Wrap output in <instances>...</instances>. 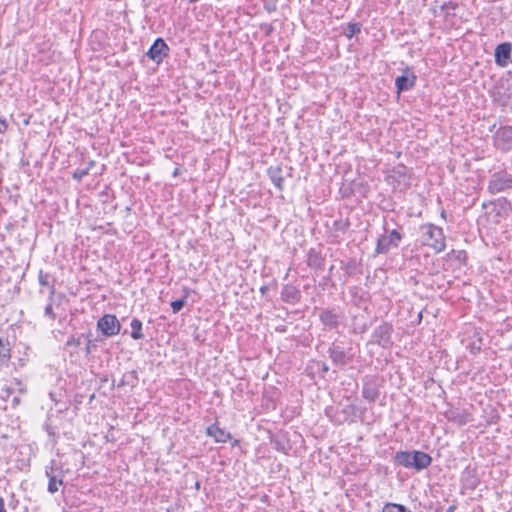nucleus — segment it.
I'll return each instance as SVG.
<instances>
[{
  "instance_id": "nucleus-7",
  "label": "nucleus",
  "mask_w": 512,
  "mask_h": 512,
  "mask_svg": "<svg viewBox=\"0 0 512 512\" xmlns=\"http://www.w3.org/2000/svg\"><path fill=\"white\" fill-rule=\"evenodd\" d=\"M97 329L105 337H113L120 333L121 323L114 314H104L97 321Z\"/></svg>"
},
{
  "instance_id": "nucleus-37",
  "label": "nucleus",
  "mask_w": 512,
  "mask_h": 512,
  "mask_svg": "<svg viewBox=\"0 0 512 512\" xmlns=\"http://www.w3.org/2000/svg\"><path fill=\"white\" fill-rule=\"evenodd\" d=\"M44 314L52 321H54L56 319V314L53 312V308H52V300H49V303L47 304V306L44 309Z\"/></svg>"
},
{
  "instance_id": "nucleus-33",
  "label": "nucleus",
  "mask_w": 512,
  "mask_h": 512,
  "mask_svg": "<svg viewBox=\"0 0 512 512\" xmlns=\"http://www.w3.org/2000/svg\"><path fill=\"white\" fill-rule=\"evenodd\" d=\"M170 305H171L173 313H178L186 305V297L174 300V301L171 302Z\"/></svg>"
},
{
  "instance_id": "nucleus-5",
  "label": "nucleus",
  "mask_w": 512,
  "mask_h": 512,
  "mask_svg": "<svg viewBox=\"0 0 512 512\" xmlns=\"http://www.w3.org/2000/svg\"><path fill=\"white\" fill-rule=\"evenodd\" d=\"M45 476L48 478L47 491L50 494L58 492L59 487L64 484V471L56 466V461L54 459L45 466Z\"/></svg>"
},
{
  "instance_id": "nucleus-45",
  "label": "nucleus",
  "mask_w": 512,
  "mask_h": 512,
  "mask_svg": "<svg viewBox=\"0 0 512 512\" xmlns=\"http://www.w3.org/2000/svg\"><path fill=\"white\" fill-rule=\"evenodd\" d=\"M95 161L90 160L85 167H89V171L95 166Z\"/></svg>"
},
{
  "instance_id": "nucleus-35",
  "label": "nucleus",
  "mask_w": 512,
  "mask_h": 512,
  "mask_svg": "<svg viewBox=\"0 0 512 512\" xmlns=\"http://www.w3.org/2000/svg\"><path fill=\"white\" fill-rule=\"evenodd\" d=\"M499 203L502 213L508 215V212L511 210V204L506 198H500L497 200Z\"/></svg>"
},
{
  "instance_id": "nucleus-9",
  "label": "nucleus",
  "mask_w": 512,
  "mask_h": 512,
  "mask_svg": "<svg viewBox=\"0 0 512 512\" xmlns=\"http://www.w3.org/2000/svg\"><path fill=\"white\" fill-rule=\"evenodd\" d=\"M512 91V85L508 79H500L489 91L495 103L505 106L510 99V92Z\"/></svg>"
},
{
  "instance_id": "nucleus-41",
  "label": "nucleus",
  "mask_w": 512,
  "mask_h": 512,
  "mask_svg": "<svg viewBox=\"0 0 512 512\" xmlns=\"http://www.w3.org/2000/svg\"><path fill=\"white\" fill-rule=\"evenodd\" d=\"M320 366H321V372H322L323 374L328 373V371H329V366L327 365V363H325V362H321V363H320Z\"/></svg>"
},
{
  "instance_id": "nucleus-32",
  "label": "nucleus",
  "mask_w": 512,
  "mask_h": 512,
  "mask_svg": "<svg viewBox=\"0 0 512 512\" xmlns=\"http://www.w3.org/2000/svg\"><path fill=\"white\" fill-rule=\"evenodd\" d=\"M89 174V167H84V168H77L74 172H73V179L80 182L85 176H87Z\"/></svg>"
},
{
  "instance_id": "nucleus-51",
  "label": "nucleus",
  "mask_w": 512,
  "mask_h": 512,
  "mask_svg": "<svg viewBox=\"0 0 512 512\" xmlns=\"http://www.w3.org/2000/svg\"><path fill=\"white\" fill-rule=\"evenodd\" d=\"M441 217L446 218V212L444 210L441 212Z\"/></svg>"
},
{
  "instance_id": "nucleus-16",
  "label": "nucleus",
  "mask_w": 512,
  "mask_h": 512,
  "mask_svg": "<svg viewBox=\"0 0 512 512\" xmlns=\"http://www.w3.org/2000/svg\"><path fill=\"white\" fill-rule=\"evenodd\" d=\"M301 291L292 284H286L281 291V300L287 304L295 305L301 301Z\"/></svg>"
},
{
  "instance_id": "nucleus-11",
  "label": "nucleus",
  "mask_w": 512,
  "mask_h": 512,
  "mask_svg": "<svg viewBox=\"0 0 512 512\" xmlns=\"http://www.w3.org/2000/svg\"><path fill=\"white\" fill-rule=\"evenodd\" d=\"M169 47L162 38H157L150 46L146 55L155 63L160 64L168 56Z\"/></svg>"
},
{
  "instance_id": "nucleus-22",
  "label": "nucleus",
  "mask_w": 512,
  "mask_h": 512,
  "mask_svg": "<svg viewBox=\"0 0 512 512\" xmlns=\"http://www.w3.org/2000/svg\"><path fill=\"white\" fill-rule=\"evenodd\" d=\"M11 359V345L7 338L0 337V367L8 366Z\"/></svg>"
},
{
  "instance_id": "nucleus-2",
  "label": "nucleus",
  "mask_w": 512,
  "mask_h": 512,
  "mask_svg": "<svg viewBox=\"0 0 512 512\" xmlns=\"http://www.w3.org/2000/svg\"><path fill=\"white\" fill-rule=\"evenodd\" d=\"M351 351L352 348L345 349L341 343L334 341L329 345L327 353L332 364L338 369L344 370L353 361L354 354Z\"/></svg>"
},
{
  "instance_id": "nucleus-42",
  "label": "nucleus",
  "mask_w": 512,
  "mask_h": 512,
  "mask_svg": "<svg viewBox=\"0 0 512 512\" xmlns=\"http://www.w3.org/2000/svg\"><path fill=\"white\" fill-rule=\"evenodd\" d=\"M268 290H269V287L267 285H263L260 287V292L263 296L267 295Z\"/></svg>"
},
{
  "instance_id": "nucleus-15",
  "label": "nucleus",
  "mask_w": 512,
  "mask_h": 512,
  "mask_svg": "<svg viewBox=\"0 0 512 512\" xmlns=\"http://www.w3.org/2000/svg\"><path fill=\"white\" fill-rule=\"evenodd\" d=\"M512 44L510 42H503L496 46L494 57L495 63L500 67H506L511 58Z\"/></svg>"
},
{
  "instance_id": "nucleus-54",
  "label": "nucleus",
  "mask_w": 512,
  "mask_h": 512,
  "mask_svg": "<svg viewBox=\"0 0 512 512\" xmlns=\"http://www.w3.org/2000/svg\"><path fill=\"white\" fill-rule=\"evenodd\" d=\"M280 449H283L282 445H279V447H277V450H280Z\"/></svg>"
},
{
  "instance_id": "nucleus-50",
  "label": "nucleus",
  "mask_w": 512,
  "mask_h": 512,
  "mask_svg": "<svg viewBox=\"0 0 512 512\" xmlns=\"http://www.w3.org/2000/svg\"><path fill=\"white\" fill-rule=\"evenodd\" d=\"M14 381H15V383H16L18 386H22V383H21V381H20V380H18V379H14Z\"/></svg>"
},
{
  "instance_id": "nucleus-34",
  "label": "nucleus",
  "mask_w": 512,
  "mask_h": 512,
  "mask_svg": "<svg viewBox=\"0 0 512 512\" xmlns=\"http://www.w3.org/2000/svg\"><path fill=\"white\" fill-rule=\"evenodd\" d=\"M457 8V4L453 2H447L439 6V10L441 13H444L446 16L449 15V10H455Z\"/></svg>"
},
{
  "instance_id": "nucleus-14",
  "label": "nucleus",
  "mask_w": 512,
  "mask_h": 512,
  "mask_svg": "<svg viewBox=\"0 0 512 512\" xmlns=\"http://www.w3.org/2000/svg\"><path fill=\"white\" fill-rule=\"evenodd\" d=\"M498 148L502 151L512 150V126L500 127L496 134Z\"/></svg>"
},
{
  "instance_id": "nucleus-40",
  "label": "nucleus",
  "mask_w": 512,
  "mask_h": 512,
  "mask_svg": "<svg viewBox=\"0 0 512 512\" xmlns=\"http://www.w3.org/2000/svg\"><path fill=\"white\" fill-rule=\"evenodd\" d=\"M480 350H481L480 345H477L476 343H472V344L470 345V351H471L473 354H476V353L480 352Z\"/></svg>"
},
{
  "instance_id": "nucleus-18",
  "label": "nucleus",
  "mask_w": 512,
  "mask_h": 512,
  "mask_svg": "<svg viewBox=\"0 0 512 512\" xmlns=\"http://www.w3.org/2000/svg\"><path fill=\"white\" fill-rule=\"evenodd\" d=\"M461 482L466 489L474 490L479 484L476 470L467 467L462 473Z\"/></svg>"
},
{
  "instance_id": "nucleus-17",
  "label": "nucleus",
  "mask_w": 512,
  "mask_h": 512,
  "mask_svg": "<svg viewBox=\"0 0 512 512\" xmlns=\"http://www.w3.org/2000/svg\"><path fill=\"white\" fill-rule=\"evenodd\" d=\"M206 435L214 438L217 443H226L231 439L230 432L225 431L224 429L218 426V423H213L206 428Z\"/></svg>"
},
{
  "instance_id": "nucleus-26",
  "label": "nucleus",
  "mask_w": 512,
  "mask_h": 512,
  "mask_svg": "<svg viewBox=\"0 0 512 512\" xmlns=\"http://www.w3.org/2000/svg\"><path fill=\"white\" fill-rule=\"evenodd\" d=\"M138 382L137 372L136 371H130L123 375L122 379L118 382V387H124L126 385H129L131 387L136 386Z\"/></svg>"
},
{
  "instance_id": "nucleus-29",
  "label": "nucleus",
  "mask_w": 512,
  "mask_h": 512,
  "mask_svg": "<svg viewBox=\"0 0 512 512\" xmlns=\"http://www.w3.org/2000/svg\"><path fill=\"white\" fill-rule=\"evenodd\" d=\"M84 339L86 340V345L84 347L85 356H89L92 353V350L96 348L94 341L91 339L92 332L89 330L83 333Z\"/></svg>"
},
{
  "instance_id": "nucleus-19",
  "label": "nucleus",
  "mask_w": 512,
  "mask_h": 512,
  "mask_svg": "<svg viewBox=\"0 0 512 512\" xmlns=\"http://www.w3.org/2000/svg\"><path fill=\"white\" fill-rule=\"evenodd\" d=\"M325 264V258L322 257L321 253L316 249L311 248L308 251L307 265L315 270H323Z\"/></svg>"
},
{
  "instance_id": "nucleus-23",
  "label": "nucleus",
  "mask_w": 512,
  "mask_h": 512,
  "mask_svg": "<svg viewBox=\"0 0 512 512\" xmlns=\"http://www.w3.org/2000/svg\"><path fill=\"white\" fill-rule=\"evenodd\" d=\"M131 333L130 336L134 340H142L145 338L143 334V323L138 318H133L130 323Z\"/></svg>"
},
{
  "instance_id": "nucleus-4",
  "label": "nucleus",
  "mask_w": 512,
  "mask_h": 512,
  "mask_svg": "<svg viewBox=\"0 0 512 512\" xmlns=\"http://www.w3.org/2000/svg\"><path fill=\"white\" fill-rule=\"evenodd\" d=\"M345 319L343 310L338 306L322 308L319 311L320 322L330 330H338Z\"/></svg>"
},
{
  "instance_id": "nucleus-12",
  "label": "nucleus",
  "mask_w": 512,
  "mask_h": 512,
  "mask_svg": "<svg viewBox=\"0 0 512 512\" xmlns=\"http://www.w3.org/2000/svg\"><path fill=\"white\" fill-rule=\"evenodd\" d=\"M417 77L410 67L403 70V74L395 79V86L398 93L412 89L416 84Z\"/></svg>"
},
{
  "instance_id": "nucleus-49",
  "label": "nucleus",
  "mask_w": 512,
  "mask_h": 512,
  "mask_svg": "<svg viewBox=\"0 0 512 512\" xmlns=\"http://www.w3.org/2000/svg\"><path fill=\"white\" fill-rule=\"evenodd\" d=\"M19 402H20V399H19L18 397H15V398L13 399V404H14V405L19 404Z\"/></svg>"
},
{
  "instance_id": "nucleus-36",
  "label": "nucleus",
  "mask_w": 512,
  "mask_h": 512,
  "mask_svg": "<svg viewBox=\"0 0 512 512\" xmlns=\"http://www.w3.org/2000/svg\"><path fill=\"white\" fill-rule=\"evenodd\" d=\"M79 512H103V507L97 506L95 504H89L82 507Z\"/></svg>"
},
{
  "instance_id": "nucleus-47",
  "label": "nucleus",
  "mask_w": 512,
  "mask_h": 512,
  "mask_svg": "<svg viewBox=\"0 0 512 512\" xmlns=\"http://www.w3.org/2000/svg\"><path fill=\"white\" fill-rule=\"evenodd\" d=\"M456 510V506L455 505H451L447 508L446 512H455Z\"/></svg>"
},
{
  "instance_id": "nucleus-10",
  "label": "nucleus",
  "mask_w": 512,
  "mask_h": 512,
  "mask_svg": "<svg viewBox=\"0 0 512 512\" xmlns=\"http://www.w3.org/2000/svg\"><path fill=\"white\" fill-rule=\"evenodd\" d=\"M393 326L384 322L379 325L372 333L373 341L382 348H389L392 342Z\"/></svg>"
},
{
  "instance_id": "nucleus-27",
  "label": "nucleus",
  "mask_w": 512,
  "mask_h": 512,
  "mask_svg": "<svg viewBox=\"0 0 512 512\" xmlns=\"http://www.w3.org/2000/svg\"><path fill=\"white\" fill-rule=\"evenodd\" d=\"M381 512H412L403 504L387 502L383 505Z\"/></svg>"
},
{
  "instance_id": "nucleus-8",
  "label": "nucleus",
  "mask_w": 512,
  "mask_h": 512,
  "mask_svg": "<svg viewBox=\"0 0 512 512\" xmlns=\"http://www.w3.org/2000/svg\"><path fill=\"white\" fill-rule=\"evenodd\" d=\"M426 232L425 236L427 237V245L434 249L436 252H441L445 249V236L442 228L435 226L433 224H428L425 226Z\"/></svg>"
},
{
  "instance_id": "nucleus-53",
  "label": "nucleus",
  "mask_w": 512,
  "mask_h": 512,
  "mask_svg": "<svg viewBox=\"0 0 512 512\" xmlns=\"http://www.w3.org/2000/svg\"><path fill=\"white\" fill-rule=\"evenodd\" d=\"M178 174V169H175L174 175Z\"/></svg>"
},
{
  "instance_id": "nucleus-52",
  "label": "nucleus",
  "mask_w": 512,
  "mask_h": 512,
  "mask_svg": "<svg viewBox=\"0 0 512 512\" xmlns=\"http://www.w3.org/2000/svg\"><path fill=\"white\" fill-rule=\"evenodd\" d=\"M19 390H20L21 393L25 392V389L22 388V387H20Z\"/></svg>"
},
{
  "instance_id": "nucleus-28",
  "label": "nucleus",
  "mask_w": 512,
  "mask_h": 512,
  "mask_svg": "<svg viewBox=\"0 0 512 512\" xmlns=\"http://www.w3.org/2000/svg\"><path fill=\"white\" fill-rule=\"evenodd\" d=\"M362 25L361 23L355 22V23H348L346 28L344 29V35L351 39L355 35L359 34L361 32Z\"/></svg>"
},
{
  "instance_id": "nucleus-39",
  "label": "nucleus",
  "mask_w": 512,
  "mask_h": 512,
  "mask_svg": "<svg viewBox=\"0 0 512 512\" xmlns=\"http://www.w3.org/2000/svg\"><path fill=\"white\" fill-rule=\"evenodd\" d=\"M8 123L5 117L0 116V133L3 134L7 131Z\"/></svg>"
},
{
  "instance_id": "nucleus-43",
  "label": "nucleus",
  "mask_w": 512,
  "mask_h": 512,
  "mask_svg": "<svg viewBox=\"0 0 512 512\" xmlns=\"http://www.w3.org/2000/svg\"><path fill=\"white\" fill-rule=\"evenodd\" d=\"M0 512H7L5 508L4 499L0 496Z\"/></svg>"
},
{
  "instance_id": "nucleus-13",
  "label": "nucleus",
  "mask_w": 512,
  "mask_h": 512,
  "mask_svg": "<svg viewBox=\"0 0 512 512\" xmlns=\"http://www.w3.org/2000/svg\"><path fill=\"white\" fill-rule=\"evenodd\" d=\"M380 395L379 385L376 380L371 377H365L363 380L362 396L368 402H375Z\"/></svg>"
},
{
  "instance_id": "nucleus-1",
  "label": "nucleus",
  "mask_w": 512,
  "mask_h": 512,
  "mask_svg": "<svg viewBox=\"0 0 512 512\" xmlns=\"http://www.w3.org/2000/svg\"><path fill=\"white\" fill-rule=\"evenodd\" d=\"M393 462L395 465L420 472L431 465L432 457L428 453L419 450H400L393 456Z\"/></svg>"
},
{
  "instance_id": "nucleus-38",
  "label": "nucleus",
  "mask_w": 512,
  "mask_h": 512,
  "mask_svg": "<svg viewBox=\"0 0 512 512\" xmlns=\"http://www.w3.org/2000/svg\"><path fill=\"white\" fill-rule=\"evenodd\" d=\"M452 416L449 417L450 420H453L454 422H457L458 424L462 425V424H466L467 422V419L460 415V414H455L454 412L451 413Z\"/></svg>"
},
{
  "instance_id": "nucleus-48",
  "label": "nucleus",
  "mask_w": 512,
  "mask_h": 512,
  "mask_svg": "<svg viewBox=\"0 0 512 512\" xmlns=\"http://www.w3.org/2000/svg\"><path fill=\"white\" fill-rule=\"evenodd\" d=\"M266 9H267L268 12H272V11H274L276 9V7L274 5L272 7H266Z\"/></svg>"
},
{
  "instance_id": "nucleus-20",
  "label": "nucleus",
  "mask_w": 512,
  "mask_h": 512,
  "mask_svg": "<svg viewBox=\"0 0 512 512\" xmlns=\"http://www.w3.org/2000/svg\"><path fill=\"white\" fill-rule=\"evenodd\" d=\"M267 174L269 176V179L274 184V186L279 190L282 191L284 189V177L282 175V169L280 166H270L267 169Z\"/></svg>"
},
{
  "instance_id": "nucleus-21",
  "label": "nucleus",
  "mask_w": 512,
  "mask_h": 512,
  "mask_svg": "<svg viewBox=\"0 0 512 512\" xmlns=\"http://www.w3.org/2000/svg\"><path fill=\"white\" fill-rule=\"evenodd\" d=\"M389 183L407 184V167L404 165H398L395 167L391 174L387 177Z\"/></svg>"
},
{
  "instance_id": "nucleus-46",
  "label": "nucleus",
  "mask_w": 512,
  "mask_h": 512,
  "mask_svg": "<svg viewBox=\"0 0 512 512\" xmlns=\"http://www.w3.org/2000/svg\"><path fill=\"white\" fill-rule=\"evenodd\" d=\"M4 390L6 392V396L8 397V396H10V394L13 392L14 389L11 387H6Z\"/></svg>"
},
{
  "instance_id": "nucleus-55",
  "label": "nucleus",
  "mask_w": 512,
  "mask_h": 512,
  "mask_svg": "<svg viewBox=\"0 0 512 512\" xmlns=\"http://www.w3.org/2000/svg\"><path fill=\"white\" fill-rule=\"evenodd\" d=\"M280 449H283L282 445H279V447H277V450H280Z\"/></svg>"
},
{
  "instance_id": "nucleus-25",
  "label": "nucleus",
  "mask_w": 512,
  "mask_h": 512,
  "mask_svg": "<svg viewBox=\"0 0 512 512\" xmlns=\"http://www.w3.org/2000/svg\"><path fill=\"white\" fill-rule=\"evenodd\" d=\"M343 417H339L335 420L337 423H343L347 421L350 417H355L356 415V406L354 404H346L343 406L341 412Z\"/></svg>"
},
{
  "instance_id": "nucleus-31",
  "label": "nucleus",
  "mask_w": 512,
  "mask_h": 512,
  "mask_svg": "<svg viewBox=\"0 0 512 512\" xmlns=\"http://www.w3.org/2000/svg\"><path fill=\"white\" fill-rule=\"evenodd\" d=\"M451 258L458 261L460 264H465L467 260V253L464 250H452Z\"/></svg>"
},
{
  "instance_id": "nucleus-6",
  "label": "nucleus",
  "mask_w": 512,
  "mask_h": 512,
  "mask_svg": "<svg viewBox=\"0 0 512 512\" xmlns=\"http://www.w3.org/2000/svg\"><path fill=\"white\" fill-rule=\"evenodd\" d=\"M512 189V174L507 171H498L492 174L488 184V191L497 194Z\"/></svg>"
},
{
  "instance_id": "nucleus-24",
  "label": "nucleus",
  "mask_w": 512,
  "mask_h": 512,
  "mask_svg": "<svg viewBox=\"0 0 512 512\" xmlns=\"http://www.w3.org/2000/svg\"><path fill=\"white\" fill-rule=\"evenodd\" d=\"M38 281L41 286L49 287V300H53L56 289L54 284L50 283V275L40 270L38 273Z\"/></svg>"
},
{
  "instance_id": "nucleus-30",
  "label": "nucleus",
  "mask_w": 512,
  "mask_h": 512,
  "mask_svg": "<svg viewBox=\"0 0 512 512\" xmlns=\"http://www.w3.org/2000/svg\"><path fill=\"white\" fill-rule=\"evenodd\" d=\"M82 339H84L83 333L72 334L66 341L65 347L66 348H69V347L78 348L82 343Z\"/></svg>"
},
{
  "instance_id": "nucleus-3",
  "label": "nucleus",
  "mask_w": 512,
  "mask_h": 512,
  "mask_svg": "<svg viewBox=\"0 0 512 512\" xmlns=\"http://www.w3.org/2000/svg\"><path fill=\"white\" fill-rule=\"evenodd\" d=\"M385 233L380 235L376 242L375 254H387L391 249L398 248L404 234L398 229L388 231L384 228Z\"/></svg>"
},
{
  "instance_id": "nucleus-44",
  "label": "nucleus",
  "mask_w": 512,
  "mask_h": 512,
  "mask_svg": "<svg viewBox=\"0 0 512 512\" xmlns=\"http://www.w3.org/2000/svg\"><path fill=\"white\" fill-rule=\"evenodd\" d=\"M46 431L50 436H55V433L53 431V428L51 426L46 427Z\"/></svg>"
}]
</instances>
